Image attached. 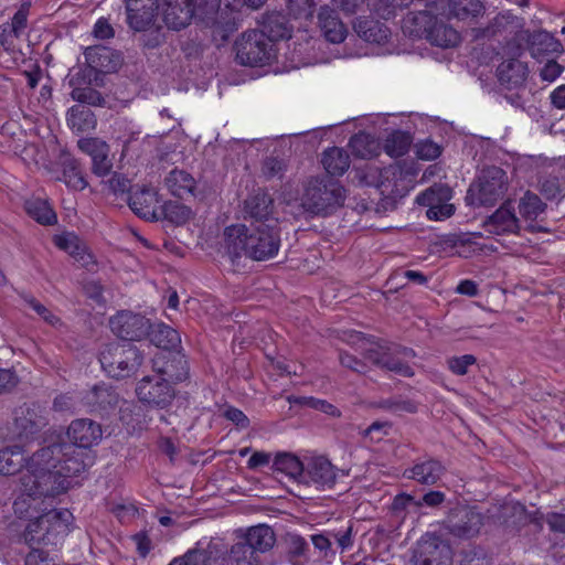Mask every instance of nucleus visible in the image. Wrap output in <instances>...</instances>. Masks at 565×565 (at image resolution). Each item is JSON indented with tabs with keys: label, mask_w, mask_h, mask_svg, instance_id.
Returning a JSON list of instances; mask_svg holds the SVG:
<instances>
[{
	"label": "nucleus",
	"mask_w": 565,
	"mask_h": 565,
	"mask_svg": "<svg viewBox=\"0 0 565 565\" xmlns=\"http://www.w3.org/2000/svg\"><path fill=\"white\" fill-rule=\"evenodd\" d=\"M92 451L74 445L51 444L35 451L29 461V473L22 478L30 499L56 497L74 486V479L93 466Z\"/></svg>",
	"instance_id": "nucleus-1"
},
{
	"label": "nucleus",
	"mask_w": 565,
	"mask_h": 565,
	"mask_svg": "<svg viewBox=\"0 0 565 565\" xmlns=\"http://www.w3.org/2000/svg\"><path fill=\"white\" fill-rule=\"evenodd\" d=\"M73 514L67 509H54L31 520L23 536L31 551L25 565H56L57 548L73 526Z\"/></svg>",
	"instance_id": "nucleus-2"
},
{
	"label": "nucleus",
	"mask_w": 565,
	"mask_h": 565,
	"mask_svg": "<svg viewBox=\"0 0 565 565\" xmlns=\"http://www.w3.org/2000/svg\"><path fill=\"white\" fill-rule=\"evenodd\" d=\"M232 247L237 256L244 255L256 262H263L274 258L280 247L279 231L275 226L266 224H258L247 227L246 225H238L227 227L225 234L233 236Z\"/></svg>",
	"instance_id": "nucleus-3"
},
{
	"label": "nucleus",
	"mask_w": 565,
	"mask_h": 565,
	"mask_svg": "<svg viewBox=\"0 0 565 565\" xmlns=\"http://www.w3.org/2000/svg\"><path fill=\"white\" fill-rule=\"evenodd\" d=\"M278 15L268 18L264 23V29L268 30L269 35L260 30H247L239 39L235 41L234 50L236 53V61L243 66H264L271 60V45L270 41H278L288 39L289 31L285 23L277 25V30L270 28L274 20H278Z\"/></svg>",
	"instance_id": "nucleus-4"
},
{
	"label": "nucleus",
	"mask_w": 565,
	"mask_h": 565,
	"mask_svg": "<svg viewBox=\"0 0 565 565\" xmlns=\"http://www.w3.org/2000/svg\"><path fill=\"white\" fill-rule=\"evenodd\" d=\"M128 205L132 212L147 221L167 218L175 224L188 221L190 209L177 202H162L158 191L151 186L142 185L131 189Z\"/></svg>",
	"instance_id": "nucleus-5"
},
{
	"label": "nucleus",
	"mask_w": 565,
	"mask_h": 565,
	"mask_svg": "<svg viewBox=\"0 0 565 565\" xmlns=\"http://www.w3.org/2000/svg\"><path fill=\"white\" fill-rule=\"evenodd\" d=\"M345 201V189L328 177H311L302 195L303 207L315 214L329 215Z\"/></svg>",
	"instance_id": "nucleus-6"
},
{
	"label": "nucleus",
	"mask_w": 565,
	"mask_h": 565,
	"mask_svg": "<svg viewBox=\"0 0 565 565\" xmlns=\"http://www.w3.org/2000/svg\"><path fill=\"white\" fill-rule=\"evenodd\" d=\"M348 342L356 345L364 358L373 364L404 377H413L415 375L414 369L407 362L401 360L384 340L376 339L373 335H365L359 331H351L348 334Z\"/></svg>",
	"instance_id": "nucleus-7"
},
{
	"label": "nucleus",
	"mask_w": 565,
	"mask_h": 565,
	"mask_svg": "<svg viewBox=\"0 0 565 565\" xmlns=\"http://www.w3.org/2000/svg\"><path fill=\"white\" fill-rule=\"evenodd\" d=\"M142 352L129 342L107 344L99 354L103 370L113 379H127L142 364Z\"/></svg>",
	"instance_id": "nucleus-8"
},
{
	"label": "nucleus",
	"mask_w": 565,
	"mask_h": 565,
	"mask_svg": "<svg viewBox=\"0 0 565 565\" xmlns=\"http://www.w3.org/2000/svg\"><path fill=\"white\" fill-rule=\"evenodd\" d=\"M216 9L210 0H166L162 19L168 29L180 31L186 28L193 18H203Z\"/></svg>",
	"instance_id": "nucleus-9"
},
{
	"label": "nucleus",
	"mask_w": 565,
	"mask_h": 565,
	"mask_svg": "<svg viewBox=\"0 0 565 565\" xmlns=\"http://www.w3.org/2000/svg\"><path fill=\"white\" fill-rule=\"evenodd\" d=\"M407 175H414L409 169L396 164L380 169L365 164L356 169L355 177L361 185L376 188L382 194H399L398 182Z\"/></svg>",
	"instance_id": "nucleus-10"
},
{
	"label": "nucleus",
	"mask_w": 565,
	"mask_h": 565,
	"mask_svg": "<svg viewBox=\"0 0 565 565\" xmlns=\"http://www.w3.org/2000/svg\"><path fill=\"white\" fill-rule=\"evenodd\" d=\"M486 519V514L478 507L459 505L450 509L444 521V527L455 537L469 540L480 533Z\"/></svg>",
	"instance_id": "nucleus-11"
},
{
	"label": "nucleus",
	"mask_w": 565,
	"mask_h": 565,
	"mask_svg": "<svg viewBox=\"0 0 565 565\" xmlns=\"http://www.w3.org/2000/svg\"><path fill=\"white\" fill-rule=\"evenodd\" d=\"M135 392L141 404L157 409L168 407L175 397L174 386L169 380L156 373L141 377L136 384Z\"/></svg>",
	"instance_id": "nucleus-12"
},
{
	"label": "nucleus",
	"mask_w": 565,
	"mask_h": 565,
	"mask_svg": "<svg viewBox=\"0 0 565 565\" xmlns=\"http://www.w3.org/2000/svg\"><path fill=\"white\" fill-rule=\"evenodd\" d=\"M412 562L414 565H451V546L438 534L427 532L416 543Z\"/></svg>",
	"instance_id": "nucleus-13"
},
{
	"label": "nucleus",
	"mask_w": 565,
	"mask_h": 565,
	"mask_svg": "<svg viewBox=\"0 0 565 565\" xmlns=\"http://www.w3.org/2000/svg\"><path fill=\"white\" fill-rule=\"evenodd\" d=\"M111 332L122 342L141 341L151 330L150 320L141 313L129 310L118 311L109 319Z\"/></svg>",
	"instance_id": "nucleus-14"
},
{
	"label": "nucleus",
	"mask_w": 565,
	"mask_h": 565,
	"mask_svg": "<svg viewBox=\"0 0 565 565\" xmlns=\"http://www.w3.org/2000/svg\"><path fill=\"white\" fill-rule=\"evenodd\" d=\"M152 371L167 380L171 385L189 379V363L181 350L157 353L152 360Z\"/></svg>",
	"instance_id": "nucleus-15"
},
{
	"label": "nucleus",
	"mask_w": 565,
	"mask_h": 565,
	"mask_svg": "<svg viewBox=\"0 0 565 565\" xmlns=\"http://www.w3.org/2000/svg\"><path fill=\"white\" fill-rule=\"evenodd\" d=\"M119 394L113 386L96 384L82 397L87 412L102 418L113 414L119 404Z\"/></svg>",
	"instance_id": "nucleus-16"
},
{
	"label": "nucleus",
	"mask_w": 565,
	"mask_h": 565,
	"mask_svg": "<svg viewBox=\"0 0 565 565\" xmlns=\"http://www.w3.org/2000/svg\"><path fill=\"white\" fill-rule=\"evenodd\" d=\"M51 174L53 180L63 182L73 192L84 191L88 186L81 162L72 156L61 158L51 169Z\"/></svg>",
	"instance_id": "nucleus-17"
},
{
	"label": "nucleus",
	"mask_w": 565,
	"mask_h": 565,
	"mask_svg": "<svg viewBox=\"0 0 565 565\" xmlns=\"http://www.w3.org/2000/svg\"><path fill=\"white\" fill-rule=\"evenodd\" d=\"M505 172L501 168H490L480 178L477 201L483 206H493L505 191Z\"/></svg>",
	"instance_id": "nucleus-18"
},
{
	"label": "nucleus",
	"mask_w": 565,
	"mask_h": 565,
	"mask_svg": "<svg viewBox=\"0 0 565 565\" xmlns=\"http://www.w3.org/2000/svg\"><path fill=\"white\" fill-rule=\"evenodd\" d=\"M158 0H127V22L135 31H146L156 20Z\"/></svg>",
	"instance_id": "nucleus-19"
},
{
	"label": "nucleus",
	"mask_w": 565,
	"mask_h": 565,
	"mask_svg": "<svg viewBox=\"0 0 565 565\" xmlns=\"http://www.w3.org/2000/svg\"><path fill=\"white\" fill-rule=\"evenodd\" d=\"M526 43L531 56L540 63L556 57L563 52L562 43L545 30L526 32Z\"/></svg>",
	"instance_id": "nucleus-20"
},
{
	"label": "nucleus",
	"mask_w": 565,
	"mask_h": 565,
	"mask_svg": "<svg viewBox=\"0 0 565 565\" xmlns=\"http://www.w3.org/2000/svg\"><path fill=\"white\" fill-rule=\"evenodd\" d=\"M68 445L77 446L81 449L90 451L102 438V427L90 419H75L67 428Z\"/></svg>",
	"instance_id": "nucleus-21"
},
{
	"label": "nucleus",
	"mask_w": 565,
	"mask_h": 565,
	"mask_svg": "<svg viewBox=\"0 0 565 565\" xmlns=\"http://www.w3.org/2000/svg\"><path fill=\"white\" fill-rule=\"evenodd\" d=\"M486 232L493 235L513 234L520 230L519 218L512 202H504L483 224Z\"/></svg>",
	"instance_id": "nucleus-22"
},
{
	"label": "nucleus",
	"mask_w": 565,
	"mask_h": 565,
	"mask_svg": "<svg viewBox=\"0 0 565 565\" xmlns=\"http://www.w3.org/2000/svg\"><path fill=\"white\" fill-rule=\"evenodd\" d=\"M370 9H372V3L369 4ZM371 15H359L353 21V30L362 40L381 44L386 42L388 39L391 31L384 22H381L379 15H376L372 10Z\"/></svg>",
	"instance_id": "nucleus-23"
},
{
	"label": "nucleus",
	"mask_w": 565,
	"mask_h": 565,
	"mask_svg": "<svg viewBox=\"0 0 565 565\" xmlns=\"http://www.w3.org/2000/svg\"><path fill=\"white\" fill-rule=\"evenodd\" d=\"M437 14L434 9L413 10L402 20V31L409 38L427 39L428 32L434 28Z\"/></svg>",
	"instance_id": "nucleus-24"
},
{
	"label": "nucleus",
	"mask_w": 565,
	"mask_h": 565,
	"mask_svg": "<svg viewBox=\"0 0 565 565\" xmlns=\"http://www.w3.org/2000/svg\"><path fill=\"white\" fill-rule=\"evenodd\" d=\"M31 457H25V451L21 446L14 445L0 449V475L12 476L22 472L20 477V490L26 495L22 486V478L29 473V461Z\"/></svg>",
	"instance_id": "nucleus-25"
},
{
	"label": "nucleus",
	"mask_w": 565,
	"mask_h": 565,
	"mask_svg": "<svg viewBox=\"0 0 565 565\" xmlns=\"http://www.w3.org/2000/svg\"><path fill=\"white\" fill-rule=\"evenodd\" d=\"M318 25L323 38L333 44L342 43L348 35V29L335 9L329 6L320 7L318 11Z\"/></svg>",
	"instance_id": "nucleus-26"
},
{
	"label": "nucleus",
	"mask_w": 565,
	"mask_h": 565,
	"mask_svg": "<svg viewBox=\"0 0 565 565\" xmlns=\"http://www.w3.org/2000/svg\"><path fill=\"white\" fill-rule=\"evenodd\" d=\"M445 470L440 460L428 457L405 469L404 477L420 484L434 486L441 479Z\"/></svg>",
	"instance_id": "nucleus-27"
},
{
	"label": "nucleus",
	"mask_w": 565,
	"mask_h": 565,
	"mask_svg": "<svg viewBox=\"0 0 565 565\" xmlns=\"http://www.w3.org/2000/svg\"><path fill=\"white\" fill-rule=\"evenodd\" d=\"M54 245L67 253L75 262L82 266L93 263V254L88 250L86 244L73 232H65L53 236Z\"/></svg>",
	"instance_id": "nucleus-28"
},
{
	"label": "nucleus",
	"mask_w": 565,
	"mask_h": 565,
	"mask_svg": "<svg viewBox=\"0 0 565 565\" xmlns=\"http://www.w3.org/2000/svg\"><path fill=\"white\" fill-rule=\"evenodd\" d=\"M414 4H423L425 8L435 9L436 0H373L372 11L384 21L395 19L404 9Z\"/></svg>",
	"instance_id": "nucleus-29"
},
{
	"label": "nucleus",
	"mask_w": 565,
	"mask_h": 565,
	"mask_svg": "<svg viewBox=\"0 0 565 565\" xmlns=\"http://www.w3.org/2000/svg\"><path fill=\"white\" fill-rule=\"evenodd\" d=\"M174 561L178 565H225L226 556L216 544L209 543L205 548L195 547Z\"/></svg>",
	"instance_id": "nucleus-30"
},
{
	"label": "nucleus",
	"mask_w": 565,
	"mask_h": 565,
	"mask_svg": "<svg viewBox=\"0 0 565 565\" xmlns=\"http://www.w3.org/2000/svg\"><path fill=\"white\" fill-rule=\"evenodd\" d=\"M23 209L26 215L43 226H52L57 223V215L45 198L30 196L23 202Z\"/></svg>",
	"instance_id": "nucleus-31"
},
{
	"label": "nucleus",
	"mask_w": 565,
	"mask_h": 565,
	"mask_svg": "<svg viewBox=\"0 0 565 565\" xmlns=\"http://www.w3.org/2000/svg\"><path fill=\"white\" fill-rule=\"evenodd\" d=\"M151 344L168 352L181 348V337L178 330L164 322L151 323V330L146 337Z\"/></svg>",
	"instance_id": "nucleus-32"
},
{
	"label": "nucleus",
	"mask_w": 565,
	"mask_h": 565,
	"mask_svg": "<svg viewBox=\"0 0 565 565\" xmlns=\"http://www.w3.org/2000/svg\"><path fill=\"white\" fill-rule=\"evenodd\" d=\"M307 472L317 488H332L335 483V468L326 457L313 458L308 465Z\"/></svg>",
	"instance_id": "nucleus-33"
},
{
	"label": "nucleus",
	"mask_w": 565,
	"mask_h": 565,
	"mask_svg": "<svg viewBox=\"0 0 565 565\" xmlns=\"http://www.w3.org/2000/svg\"><path fill=\"white\" fill-rule=\"evenodd\" d=\"M527 73V65L518 58L505 60L497 68L499 82L510 87L521 86L525 82Z\"/></svg>",
	"instance_id": "nucleus-34"
},
{
	"label": "nucleus",
	"mask_w": 565,
	"mask_h": 565,
	"mask_svg": "<svg viewBox=\"0 0 565 565\" xmlns=\"http://www.w3.org/2000/svg\"><path fill=\"white\" fill-rule=\"evenodd\" d=\"M241 537L255 553L269 551L276 542L275 532L266 524L250 526Z\"/></svg>",
	"instance_id": "nucleus-35"
},
{
	"label": "nucleus",
	"mask_w": 565,
	"mask_h": 565,
	"mask_svg": "<svg viewBox=\"0 0 565 565\" xmlns=\"http://www.w3.org/2000/svg\"><path fill=\"white\" fill-rule=\"evenodd\" d=\"M321 163L328 175L342 177L349 170L351 159L347 150L334 146L322 152Z\"/></svg>",
	"instance_id": "nucleus-36"
},
{
	"label": "nucleus",
	"mask_w": 565,
	"mask_h": 565,
	"mask_svg": "<svg viewBox=\"0 0 565 565\" xmlns=\"http://www.w3.org/2000/svg\"><path fill=\"white\" fill-rule=\"evenodd\" d=\"M352 153L361 159H373L381 152L379 140L369 132L359 131L349 140Z\"/></svg>",
	"instance_id": "nucleus-37"
},
{
	"label": "nucleus",
	"mask_w": 565,
	"mask_h": 565,
	"mask_svg": "<svg viewBox=\"0 0 565 565\" xmlns=\"http://www.w3.org/2000/svg\"><path fill=\"white\" fill-rule=\"evenodd\" d=\"M164 182L171 194L177 198L184 199L185 196L194 194L196 182L194 178L184 170H171Z\"/></svg>",
	"instance_id": "nucleus-38"
},
{
	"label": "nucleus",
	"mask_w": 565,
	"mask_h": 565,
	"mask_svg": "<svg viewBox=\"0 0 565 565\" xmlns=\"http://www.w3.org/2000/svg\"><path fill=\"white\" fill-rule=\"evenodd\" d=\"M274 209V200L265 191H257L245 201L246 213L256 221L267 220Z\"/></svg>",
	"instance_id": "nucleus-39"
},
{
	"label": "nucleus",
	"mask_w": 565,
	"mask_h": 565,
	"mask_svg": "<svg viewBox=\"0 0 565 565\" xmlns=\"http://www.w3.org/2000/svg\"><path fill=\"white\" fill-rule=\"evenodd\" d=\"M426 40L440 47H456L461 42V35L456 29L437 19Z\"/></svg>",
	"instance_id": "nucleus-40"
},
{
	"label": "nucleus",
	"mask_w": 565,
	"mask_h": 565,
	"mask_svg": "<svg viewBox=\"0 0 565 565\" xmlns=\"http://www.w3.org/2000/svg\"><path fill=\"white\" fill-rule=\"evenodd\" d=\"M67 125L77 132L89 131L96 126V117L90 108L76 105L67 111Z\"/></svg>",
	"instance_id": "nucleus-41"
},
{
	"label": "nucleus",
	"mask_w": 565,
	"mask_h": 565,
	"mask_svg": "<svg viewBox=\"0 0 565 565\" xmlns=\"http://www.w3.org/2000/svg\"><path fill=\"white\" fill-rule=\"evenodd\" d=\"M273 469L277 473H282L290 479L297 480L303 475V463L294 454L281 452L277 454L274 458Z\"/></svg>",
	"instance_id": "nucleus-42"
},
{
	"label": "nucleus",
	"mask_w": 565,
	"mask_h": 565,
	"mask_svg": "<svg viewBox=\"0 0 565 565\" xmlns=\"http://www.w3.org/2000/svg\"><path fill=\"white\" fill-rule=\"evenodd\" d=\"M413 138L404 130L392 131L384 141V152L391 158L397 159L408 153Z\"/></svg>",
	"instance_id": "nucleus-43"
},
{
	"label": "nucleus",
	"mask_w": 565,
	"mask_h": 565,
	"mask_svg": "<svg viewBox=\"0 0 565 565\" xmlns=\"http://www.w3.org/2000/svg\"><path fill=\"white\" fill-rule=\"evenodd\" d=\"M286 399L291 405L306 406L332 418H340L342 416V412L334 404L315 396L288 395Z\"/></svg>",
	"instance_id": "nucleus-44"
},
{
	"label": "nucleus",
	"mask_w": 565,
	"mask_h": 565,
	"mask_svg": "<svg viewBox=\"0 0 565 565\" xmlns=\"http://www.w3.org/2000/svg\"><path fill=\"white\" fill-rule=\"evenodd\" d=\"M435 199V192L433 190H426L419 193L416 201L420 205H428L427 217L433 221H444L450 217L455 213V206L452 204H433Z\"/></svg>",
	"instance_id": "nucleus-45"
},
{
	"label": "nucleus",
	"mask_w": 565,
	"mask_h": 565,
	"mask_svg": "<svg viewBox=\"0 0 565 565\" xmlns=\"http://www.w3.org/2000/svg\"><path fill=\"white\" fill-rule=\"evenodd\" d=\"M259 565L257 553L244 541L235 543L226 556L225 565Z\"/></svg>",
	"instance_id": "nucleus-46"
},
{
	"label": "nucleus",
	"mask_w": 565,
	"mask_h": 565,
	"mask_svg": "<svg viewBox=\"0 0 565 565\" xmlns=\"http://www.w3.org/2000/svg\"><path fill=\"white\" fill-rule=\"evenodd\" d=\"M519 213L525 221H535L545 210L546 205L541 198L530 191L519 202Z\"/></svg>",
	"instance_id": "nucleus-47"
},
{
	"label": "nucleus",
	"mask_w": 565,
	"mask_h": 565,
	"mask_svg": "<svg viewBox=\"0 0 565 565\" xmlns=\"http://www.w3.org/2000/svg\"><path fill=\"white\" fill-rule=\"evenodd\" d=\"M472 242L465 235L459 234H447L439 238L438 245L443 249L455 250L459 256L468 257L471 252H475Z\"/></svg>",
	"instance_id": "nucleus-48"
},
{
	"label": "nucleus",
	"mask_w": 565,
	"mask_h": 565,
	"mask_svg": "<svg viewBox=\"0 0 565 565\" xmlns=\"http://www.w3.org/2000/svg\"><path fill=\"white\" fill-rule=\"evenodd\" d=\"M482 9L478 0H449V14L458 20L476 18Z\"/></svg>",
	"instance_id": "nucleus-49"
},
{
	"label": "nucleus",
	"mask_w": 565,
	"mask_h": 565,
	"mask_svg": "<svg viewBox=\"0 0 565 565\" xmlns=\"http://www.w3.org/2000/svg\"><path fill=\"white\" fill-rule=\"evenodd\" d=\"M415 153L420 160L431 161L441 156L443 147L430 138H426L415 145Z\"/></svg>",
	"instance_id": "nucleus-50"
},
{
	"label": "nucleus",
	"mask_w": 565,
	"mask_h": 565,
	"mask_svg": "<svg viewBox=\"0 0 565 565\" xmlns=\"http://www.w3.org/2000/svg\"><path fill=\"white\" fill-rule=\"evenodd\" d=\"M24 301L26 305L32 308L47 324L60 328L64 323L62 319L55 316L50 309H47L44 305L38 301L33 296H25Z\"/></svg>",
	"instance_id": "nucleus-51"
},
{
	"label": "nucleus",
	"mask_w": 565,
	"mask_h": 565,
	"mask_svg": "<svg viewBox=\"0 0 565 565\" xmlns=\"http://www.w3.org/2000/svg\"><path fill=\"white\" fill-rule=\"evenodd\" d=\"M477 363L473 354H463L460 356H451L447 360L449 371L455 375H466L468 369Z\"/></svg>",
	"instance_id": "nucleus-52"
},
{
	"label": "nucleus",
	"mask_w": 565,
	"mask_h": 565,
	"mask_svg": "<svg viewBox=\"0 0 565 565\" xmlns=\"http://www.w3.org/2000/svg\"><path fill=\"white\" fill-rule=\"evenodd\" d=\"M109 147L107 146L98 154L92 158V171L97 177H106L110 173L113 162L108 157Z\"/></svg>",
	"instance_id": "nucleus-53"
},
{
	"label": "nucleus",
	"mask_w": 565,
	"mask_h": 565,
	"mask_svg": "<svg viewBox=\"0 0 565 565\" xmlns=\"http://www.w3.org/2000/svg\"><path fill=\"white\" fill-rule=\"evenodd\" d=\"M460 565H491L490 558L481 547H470L461 553Z\"/></svg>",
	"instance_id": "nucleus-54"
},
{
	"label": "nucleus",
	"mask_w": 565,
	"mask_h": 565,
	"mask_svg": "<svg viewBox=\"0 0 565 565\" xmlns=\"http://www.w3.org/2000/svg\"><path fill=\"white\" fill-rule=\"evenodd\" d=\"M28 15L29 10L22 7L13 14L11 22L7 24L9 26V33L13 34L15 39L24 32L28 25Z\"/></svg>",
	"instance_id": "nucleus-55"
},
{
	"label": "nucleus",
	"mask_w": 565,
	"mask_h": 565,
	"mask_svg": "<svg viewBox=\"0 0 565 565\" xmlns=\"http://www.w3.org/2000/svg\"><path fill=\"white\" fill-rule=\"evenodd\" d=\"M555 58L556 57L545 58V61H544L545 64L542 67L541 73H540L543 81L554 82L563 73L564 66L561 65L558 62H556Z\"/></svg>",
	"instance_id": "nucleus-56"
},
{
	"label": "nucleus",
	"mask_w": 565,
	"mask_h": 565,
	"mask_svg": "<svg viewBox=\"0 0 565 565\" xmlns=\"http://www.w3.org/2000/svg\"><path fill=\"white\" fill-rule=\"evenodd\" d=\"M71 97L78 103L94 105L100 96L92 87H75L72 89Z\"/></svg>",
	"instance_id": "nucleus-57"
},
{
	"label": "nucleus",
	"mask_w": 565,
	"mask_h": 565,
	"mask_svg": "<svg viewBox=\"0 0 565 565\" xmlns=\"http://www.w3.org/2000/svg\"><path fill=\"white\" fill-rule=\"evenodd\" d=\"M108 145L95 137L83 138L78 141V148L90 158L98 154L103 149H105Z\"/></svg>",
	"instance_id": "nucleus-58"
},
{
	"label": "nucleus",
	"mask_w": 565,
	"mask_h": 565,
	"mask_svg": "<svg viewBox=\"0 0 565 565\" xmlns=\"http://www.w3.org/2000/svg\"><path fill=\"white\" fill-rule=\"evenodd\" d=\"M391 425L386 422H374L364 430V437L371 441L379 443L388 435Z\"/></svg>",
	"instance_id": "nucleus-59"
},
{
	"label": "nucleus",
	"mask_w": 565,
	"mask_h": 565,
	"mask_svg": "<svg viewBox=\"0 0 565 565\" xmlns=\"http://www.w3.org/2000/svg\"><path fill=\"white\" fill-rule=\"evenodd\" d=\"M340 363L356 373L364 374L367 371V365L362 360L358 359L355 355L341 351L339 354Z\"/></svg>",
	"instance_id": "nucleus-60"
},
{
	"label": "nucleus",
	"mask_w": 565,
	"mask_h": 565,
	"mask_svg": "<svg viewBox=\"0 0 565 565\" xmlns=\"http://www.w3.org/2000/svg\"><path fill=\"white\" fill-rule=\"evenodd\" d=\"M285 171V163L282 160L278 158H267L263 164V173L267 179H273L275 177L281 178Z\"/></svg>",
	"instance_id": "nucleus-61"
},
{
	"label": "nucleus",
	"mask_w": 565,
	"mask_h": 565,
	"mask_svg": "<svg viewBox=\"0 0 565 565\" xmlns=\"http://www.w3.org/2000/svg\"><path fill=\"white\" fill-rule=\"evenodd\" d=\"M224 417L239 428H247L249 426L248 417L235 406H227L224 411Z\"/></svg>",
	"instance_id": "nucleus-62"
},
{
	"label": "nucleus",
	"mask_w": 565,
	"mask_h": 565,
	"mask_svg": "<svg viewBox=\"0 0 565 565\" xmlns=\"http://www.w3.org/2000/svg\"><path fill=\"white\" fill-rule=\"evenodd\" d=\"M93 34L98 40H108L114 38L115 31L107 19L99 18L95 22Z\"/></svg>",
	"instance_id": "nucleus-63"
},
{
	"label": "nucleus",
	"mask_w": 565,
	"mask_h": 565,
	"mask_svg": "<svg viewBox=\"0 0 565 565\" xmlns=\"http://www.w3.org/2000/svg\"><path fill=\"white\" fill-rule=\"evenodd\" d=\"M545 522L552 532L565 534V513L550 512L545 516Z\"/></svg>",
	"instance_id": "nucleus-64"
}]
</instances>
